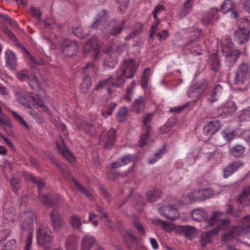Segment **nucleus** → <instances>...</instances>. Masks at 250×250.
<instances>
[{"instance_id":"obj_57","label":"nucleus","mask_w":250,"mask_h":250,"mask_svg":"<svg viewBox=\"0 0 250 250\" xmlns=\"http://www.w3.org/2000/svg\"><path fill=\"white\" fill-rule=\"evenodd\" d=\"M157 30V29L156 30V31ZM156 34H157V36L159 37V41L165 40L168 36V32L167 30H164L161 32H158L157 33V31H156V33L154 34L153 35H155ZM149 37L150 38H152L153 37H150L149 36Z\"/></svg>"},{"instance_id":"obj_41","label":"nucleus","mask_w":250,"mask_h":250,"mask_svg":"<svg viewBox=\"0 0 250 250\" xmlns=\"http://www.w3.org/2000/svg\"><path fill=\"white\" fill-rule=\"evenodd\" d=\"M202 189L195 190L188 195V197L194 201H201L203 200V196L202 195Z\"/></svg>"},{"instance_id":"obj_48","label":"nucleus","mask_w":250,"mask_h":250,"mask_svg":"<svg viewBox=\"0 0 250 250\" xmlns=\"http://www.w3.org/2000/svg\"><path fill=\"white\" fill-rule=\"evenodd\" d=\"M73 33L79 38H83L86 36V33L81 26L76 27L73 29Z\"/></svg>"},{"instance_id":"obj_50","label":"nucleus","mask_w":250,"mask_h":250,"mask_svg":"<svg viewBox=\"0 0 250 250\" xmlns=\"http://www.w3.org/2000/svg\"><path fill=\"white\" fill-rule=\"evenodd\" d=\"M189 44H191L192 46L191 51L193 55H198L201 54V47L197 43L190 41Z\"/></svg>"},{"instance_id":"obj_52","label":"nucleus","mask_w":250,"mask_h":250,"mask_svg":"<svg viewBox=\"0 0 250 250\" xmlns=\"http://www.w3.org/2000/svg\"><path fill=\"white\" fill-rule=\"evenodd\" d=\"M83 70L85 73L93 74L96 72L97 68L94 66L92 63H88L83 67Z\"/></svg>"},{"instance_id":"obj_61","label":"nucleus","mask_w":250,"mask_h":250,"mask_svg":"<svg viewBox=\"0 0 250 250\" xmlns=\"http://www.w3.org/2000/svg\"><path fill=\"white\" fill-rule=\"evenodd\" d=\"M234 171L232 169V167L229 165L226 168L223 170V176L224 178H227L230 175L232 174Z\"/></svg>"},{"instance_id":"obj_64","label":"nucleus","mask_w":250,"mask_h":250,"mask_svg":"<svg viewBox=\"0 0 250 250\" xmlns=\"http://www.w3.org/2000/svg\"><path fill=\"white\" fill-rule=\"evenodd\" d=\"M30 13L33 16L38 20H40L41 18V13L40 10L34 7H31L30 9Z\"/></svg>"},{"instance_id":"obj_29","label":"nucleus","mask_w":250,"mask_h":250,"mask_svg":"<svg viewBox=\"0 0 250 250\" xmlns=\"http://www.w3.org/2000/svg\"><path fill=\"white\" fill-rule=\"evenodd\" d=\"M194 88H195V87L192 85L190 86L187 91V95L193 101H197L199 100L203 95L196 89H194Z\"/></svg>"},{"instance_id":"obj_11","label":"nucleus","mask_w":250,"mask_h":250,"mask_svg":"<svg viewBox=\"0 0 250 250\" xmlns=\"http://www.w3.org/2000/svg\"><path fill=\"white\" fill-rule=\"evenodd\" d=\"M115 139V130L111 129L107 132L100 136L99 144L105 148L110 149L114 145Z\"/></svg>"},{"instance_id":"obj_13","label":"nucleus","mask_w":250,"mask_h":250,"mask_svg":"<svg viewBox=\"0 0 250 250\" xmlns=\"http://www.w3.org/2000/svg\"><path fill=\"white\" fill-rule=\"evenodd\" d=\"M159 213L164 217L171 221H174L180 217V214L174 207L164 206L159 208Z\"/></svg>"},{"instance_id":"obj_40","label":"nucleus","mask_w":250,"mask_h":250,"mask_svg":"<svg viewBox=\"0 0 250 250\" xmlns=\"http://www.w3.org/2000/svg\"><path fill=\"white\" fill-rule=\"evenodd\" d=\"M91 78L89 76H86L83 78L81 84L80 88L81 91L83 93H86L87 89L91 87Z\"/></svg>"},{"instance_id":"obj_56","label":"nucleus","mask_w":250,"mask_h":250,"mask_svg":"<svg viewBox=\"0 0 250 250\" xmlns=\"http://www.w3.org/2000/svg\"><path fill=\"white\" fill-rule=\"evenodd\" d=\"M134 158V156L133 155H126L122 158L120 159V160L121 161V163L122 165V166L125 165L128 163H129L130 161L133 160Z\"/></svg>"},{"instance_id":"obj_44","label":"nucleus","mask_w":250,"mask_h":250,"mask_svg":"<svg viewBox=\"0 0 250 250\" xmlns=\"http://www.w3.org/2000/svg\"><path fill=\"white\" fill-rule=\"evenodd\" d=\"M11 113L15 120L18 122L21 125H22L25 128L29 129V127L26 122L24 120L23 118L19 114L14 111H11Z\"/></svg>"},{"instance_id":"obj_26","label":"nucleus","mask_w":250,"mask_h":250,"mask_svg":"<svg viewBox=\"0 0 250 250\" xmlns=\"http://www.w3.org/2000/svg\"><path fill=\"white\" fill-rule=\"evenodd\" d=\"M150 69L149 68H146L144 71L143 76L141 78V86L144 89L145 92L149 93L147 89V83L150 77Z\"/></svg>"},{"instance_id":"obj_37","label":"nucleus","mask_w":250,"mask_h":250,"mask_svg":"<svg viewBox=\"0 0 250 250\" xmlns=\"http://www.w3.org/2000/svg\"><path fill=\"white\" fill-rule=\"evenodd\" d=\"M233 8L234 3L231 0H225L221 5V11L225 14L233 10Z\"/></svg>"},{"instance_id":"obj_7","label":"nucleus","mask_w":250,"mask_h":250,"mask_svg":"<svg viewBox=\"0 0 250 250\" xmlns=\"http://www.w3.org/2000/svg\"><path fill=\"white\" fill-rule=\"evenodd\" d=\"M83 52L85 55L89 53L90 56L93 57L95 60L99 58V55L101 53L100 44L98 42L96 36H93L85 44Z\"/></svg>"},{"instance_id":"obj_6","label":"nucleus","mask_w":250,"mask_h":250,"mask_svg":"<svg viewBox=\"0 0 250 250\" xmlns=\"http://www.w3.org/2000/svg\"><path fill=\"white\" fill-rule=\"evenodd\" d=\"M250 78V67L246 63L239 64L235 72L234 84L242 85Z\"/></svg>"},{"instance_id":"obj_38","label":"nucleus","mask_w":250,"mask_h":250,"mask_svg":"<svg viewBox=\"0 0 250 250\" xmlns=\"http://www.w3.org/2000/svg\"><path fill=\"white\" fill-rule=\"evenodd\" d=\"M192 85L195 87V88H194V89H196L203 95L208 87V83L206 80L203 79L199 81Z\"/></svg>"},{"instance_id":"obj_22","label":"nucleus","mask_w":250,"mask_h":250,"mask_svg":"<svg viewBox=\"0 0 250 250\" xmlns=\"http://www.w3.org/2000/svg\"><path fill=\"white\" fill-rule=\"evenodd\" d=\"M5 57L6 63L8 67L11 70H14L17 65L16 57L14 53L10 50H7L5 52Z\"/></svg>"},{"instance_id":"obj_20","label":"nucleus","mask_w":250,"mask_h":250,"mask_svg":"<svg viewBox=\"0 0 250 250\" xmlns=\"http://www.w3.org/2000/svg\"><path fill=\"white\" fill-rule=\"evenodd\" d=\"M218 12V9L213 8L209 11L206 12L202 19L203 23L205 25H208L211 23L214 19H217Z\"/></svg>"},{"instance_id":"obj_23","label":"nucleus","mask_w":250,"mask_h":250,"mask_svg":"<svg viewBox=\"0 0 250 250\" xmlns=\"http://www.w3.org/2000/svg\"><path fill=\"white\" fill-rule=\"evenodd\" d=\"M239 203L243 206L250 205V186L244 188L238 199Z\"/></svg>"},{"instance_id":"obj_36","label":"nucleus","mask_w":250,"mask_h":250,"mask_svg":"<svg viewBox=\"0 0 250 250\" xmlns=\"http://www.w3.org/2000/svg\"><path fill=\"white\" fill-rule=\"evenodd\" d=\"M245 148L241 145H237L230 149V153L235 157H240L244 153Z\"/></svg>"},{"instance_id":"obj_62","label":"nucleus","mask_w":250,"mask_h":250,"mask_svg":"<svg viewBox=\"0 0 250 250\" xmlns=\"http://www.w3.org/2000/svg\"><path fill=\"white\" fill-rule=\"evenodd\" d=\"M33 239V233L32 232H29L28 235L27 239L25 241V247L24 248L25 250H30L31 247V244Z\"/></svg>"},{"instance_id":"obj_9","label":"nucleus","mask_w":250,"mask_h":250,"mask_svg":"<svg viewBox=\"0 0 250 250\" xmlns=\"http://www.w3.org/2000/svg\"><path fill=\"white\" fill-rule=\"evenodd\" d=\"M35 218V215L31 210H26L22 212L18 218L21 229L22 230L30 229Z\"/></svg>"},{"instance_id":"obj_17","label":"nucleus","mask_w":250,"mask_h":250,"mask_svg":"<svg viewBox=\"0 0 250 250\" xmlns=\"http://www.w3.org/2000/svg\"><path fill=\"white\" fill-rule=\"evenodd\" d=\"M250 31L244 27H240L234 33V39L239 44L247 42L250 38Z\"/></svg>"},{"instance_id":"obj_54","label":"nucleus","mask_w":250,"mask_h":250,"mask_svg":"<svg viewBox=\"0 0 250 250\" xmlns=\"http://www.w3.org/2000/svg\"><path fill=\"white\" fill-rule=\"evenodd\" d=\"M116 106V104L113 103L112 105H109L107 109H104L102 111L103 115L105 117L107 118L108 116L112 115L113 111Z\"/></svg>"},{"instance_id":"obj_33","label":"nucleus","mask_w":250,"mask_h":250,"mask_svg":"<svg viewBox=\"0 0 250 250\" xmlns=\"http://www.w3.org/2000/svg\"><path fill=\"white\" fill-rule=\"evenodd\" d=\"M161 194L162 192L159 189L149 190L146 193L148 201L151 203L155 202L160 198Z\"/></svg>"},{"instance_id":"obj_8","label":"nucleus","mask_w":250,"mask_h":250,"mask_svg":"<svg viewBox=\"0 0 250 250\" xmlns=\"http://www.w3.org/2000/svg\"><path fill=\"white\" fill-rule=\"evenodd\" d=\"M78 43L77 42L69 39H64L61 43V51L63 54L72 57L76 54L78 50Z\"/></svg>"},{"instance_id":"obj_55","label":"nucleus","mask_w":250,"mask_h":250,"mask_svg":"<svg viewBox=\"0 0 250 250\" xmlns=\"http://www.w3.org/2000/svg\"><path fill=\"white\" fill-rule=\"evenodd\" d=\"M136 26L137 29L136 30V31L130 33L129 35H128V36L125 37L126 40H129L134 38L137 34L139 33L143 27V25L142 23L138 22L136 23Z\"/></svg>"},{"instance_id":"obj_34","label":"nucleus","mask_w":250,"mask_h":250,"mask_svg":"<svg viewBox=\"0 0 250 250\" xmlns=\"http://www.w3.org/2000/svg\"><path fill=\"white\" fill-rule=\"evenodd\" d=\"M153 114L148 113L145 115L143 117V129L144 131L149 132L150 128V122L152 119Z\"/></svg>"},{"instance_id":"obj_49","label":"nucleus","mask_w":250,"mask_h":250,"mask_svg":"<svg viewBox=\"0 0 250 250\" xmlns=\"http://www.w3.org/2000/svg\"><path fill=\"white\" fill-rule=\"evenodd\" d=\"M222 135L224 138L227 141L229 142L233 139L236 135V134L234 131H229V130H225L222 132Z\"/></svg>"},{"instance_id":"obj_19","label":"nucleus","mask_w":250,"mask_h":250,"mask_svg":"<svg viewBox=\"0 0 250 250\" xmlns=\"http://www.w3.org/2000/svg\"><path fill=\"white\" fill-rule=\"evenodd\" d=\"M164 9L165 7L163 5H158L155 7L153 11V17L154 19L156 21L153 23L150 28V37H152L153 35L156 33V30L158 28V26L159 24L160 20L158 19L157 14L164 11Z\"/></svg>"},{"instance_id":"obj_10","label":"nucleus","mask_w":250,"mask_h":250,"mask_svg":"<svg viewBox=\"0 0 250 250\" xmlns=\"http://www.w3.org/2000/svg\"><path fill=\"white\" fill-rule=\"evenodd\" d=\"M17 77L20 81H28L29 84L32 89L39 87V83L36 77L26 69H23L18 72L16 74Z\"/></svg>"},{"instance_id":"obj_15","label":"nucleus","mask_w":250,"mask_h":250,"mask_svg":"<svg viewBox=\"0 0 250 250\" xmlns=\"http://www.w3.org/2000/svg\"><path fill=\"white\" fill-rule=\"evenodd\" d=\"M229 223H227L226 224H224V228L223 229H225L227 227ZM214 225H217V227L213 228L210 231L206 232L202 234L200 236V241L201 245L203 247L206 246L207 245L209 244L211 241V237L212 235H215L218 233L219 229H220L219 228V224L215 223Z\"/></svg>"},{"instance_id":"obj_59","label":"nucleus","mask_w":250,"mask_h":250,"mask_svg":"<svg viewBox=\"0 0 250 250\" xmlns=\"http://www.w3.org/2000/svg\"><path fill=\"white\" fill-rule=\"evenodd\" d=\"M191 37H192V40L191 41L193 42V40L200 38L202 35V31L199 29H196L193 30L191 32Z\"/></svg>"},{"instance_id":"obj_47","label":"nucleus","mask_w":250,"mask_h":250,"mask_svg":"<svg viewBox=\"0 0 250 250\" xmlns=\"http://www.w3.org/2000/svg\"><path fill=\"white\" fill-rule=\"evenodd\" d=\"M0 16L2 17L3 20L5 22L9 23L11 26L15 28H18L19 27V25L17 22L15 21H14L13 19H12L8 15H0Z\"/></svg>"},{"instance_id":"obj_2","label":"nucleus","mask_w":250,"mask_h":250,"mask_svg":"<svg viewBox=\"0 0 250 250\" xmlns=\"http://www.w3.org/2000/svg\"><path fill=\"white\" fill-rule=\"evenodd\" d=\"M223 213L221 212H215L211 215L210 218L207 219V213L203 209L198 208L194 209L191 212V215L194 220L201 222V227L203 229L213 226L215 223L219 224V228L223 229L224 224L229 223V220L227 219H222L221 216Z\"/></svg>"},{"instance_id":"obj_58","label":"nucleus","mask_w":250,"mask_h":250,"mask_svg":"<svg viewBox=\"0 0 250 250\" xmlns=\"http://www.w3.org/2000/svg\"><path fill=\"white\" fill-rule=\"evenodd\" d=\"M16 241L12 240L6 242L2 250H15Z\"/></svg>"},{"instance_id":"obj_3","label":"nucleus","mask_w":250,"mask_h":250,"mask_svg":"<svg viewBox=\"0 0 250 250\" xmlns=\"http://www.w3.org/2000/svg\"><path fill=\"white\" fill-rule=\"evenodd\" d=\"M102 12L104 13V16L99 19H97L90 27L93 29H102V32L105 38L108 36V35L116 36L121 33L123 27V23L112 20L107 23L105 11L104 10Z\"/></svg>"},{"instance_id":"obj_42","label":"nucleus","mask_w":250,"mask_h":250,"mask_svg":"<svg viewBox=\"0 0 250 250\" xmlns=\"http://www.w3.org/2000/svg\"><path fill=\"white\" fill-rule=\"evenodd\" d=\"M128 115V109L126 107L123 106L120 108L117 115V120L119 122H122L126 119Z\"/></svg>"},{"instance_id":"obj_63","label":"nucleus","mask_w":250,"mask_h":250,"mask_svg":"<svg viewBox=\"0 0 250 250\" xmlns=\"http://www.w3.org/2000/svg\"><path fill=\"white\" fill-rule=\"evenodd\" d=\"M11 184L13 188V191L16 192L20 188V181L17 178H13L11 180Z\"/></svg>"},{"instance_id":"obj_12","label":"nucleus","mask_w":250,"mask_h":250,"mask_svg":"<svg viewBox=\"0 0 250 250\" xmlns=\"http://www.w3.org/2000/svg\"><path fill=\"white\" fill-rule=\"evenodd\" d=\"M37 239L38 243L40 245L49 244L52 241L51 232L46 227H41L37 230Z\"/></svg>"},{"instance_id":"obj_28","label":"nucleus","mask_w":250,"mask_h":250,"mask_svg":"<svg viewBox=\"0 0 250 250\" xmlns=\"http://www.w3.org/2000/svg\"><path fill=\"white\" fill-rule=\"evenodd\" d=\"M193 3V0H187L184 3L179 13V15L181 17H184L190 13L192 8Z\"/></svg>"},{"instance_id":"obj_45","label":"nucleus","mask_w":250,"mask_h":250,"mask_svg":"<svg viewBox=\"0 0 250 250\" xmlns=\"http://www.w3.org/2000/svg\"><path fill=\"white\" fill-rule=\"evenodd\" d=\"M155 223H156L157 225H162L163 229L167 232H170L173 229V227L172 224L167 223L160 219H156Z\"/></svg>"},{"instance_id":"obj_21","label":"nucleus","mask_w":250,"mask_h":250,"mask_svg":"<svg viewBox=\"0 0 250 250\" xmlns=\"http://www.w3.org/2000/svg\"><path fill=\"white\" fill-rule=\"evenodd\" d=\"M240 54V52L237 49L230 50L229 52L225 54V62L229 67L233 66L239 57Z\"/></svg>"},{"instance_id":"obj_51","label":"nucleus","mask_w":250,"mask_h":250,"mask_svg":"<svg viewBox=\"0 0 250 250\" xmlns=\"http://www.w3.org/2000/svg\"><path fill=\"white\" fill-rule=\"evenodd\" d=\"M202 195L203 196V200L212 197L214 194V191L211 188L203 189Z\"/></svg>"},{"instance_id":"obj_4","label":"nucleus","mask_w":250,"mask_h":250,"mask_svg":"<svg viewBox=\"0 0 250 250\" xmlns=\"http://www.w3.org/2000/svg\"><path fill=\"white\" fill-rule=\"evenodd\" d=\"M238 235L245 236L250 238V216H247L241 219L238 226L232 228L230 234H224L222 238L224 241H227Z\"/></svg>"},{"instance_id":"obj_32","label":"nucleus","mask_w":250,"mask_h":250,"mask_svg":"<svg viewBox=\"0 0 250 250\" xmlns=\"http://www.w3.org/2000/svg\"><path fill=\"white\" fill-rule=\"evenodd\" d=\"M94 237L89 236H85L83 240L82 250H89L95 243Z\"/></svg>"},{"instance_id":"obj_18","label":"nucleus","mask_w":250,"mask_h":250,"mask_svg":"<svg viewBox=\"0 0 250 250\" xmlns=\"http://www.w3.org/2000/svg\"><path fill=\"white\" fill-rule=\"evenodd\" d=\"M14 92L16 98L20 103L25 107H30V103L32 102L30 97L33 96L32 95L26 96L23 90L21 89H15Z\"/></svg>"},{"instance_id":"obj_35","label":"nucleus","mask_w":250,"mask_h":250,"mask_svg":"<svg viewBox=\"0 0 250 250\" xmlns=\"http://www.w3.org/2000/svg\"><path fill=\"white\" fill-rule=\"evenodd\" d=\"M222 108L225 114H232L236 110V104L232 101H228Z\"/></svg>"},{"instance_id":"obj_39","label":"nucleus","mask_w":250,"mask_h":250,"mask_svg":"<svg viewBox=\"0 0 250 250\" xmlns=\"http://www.w3.org/2000/svg\"><path fill=\"white\" fill-rule=\"evenodd\" d=\"M238 117L241 122L250 121V107L240 111Z\"/></svg>"},{"instance_id":"obj_30","label":"nucleus","mask_w":250,"mask_h":250,"mask_svg":"<svg viewBox=\"0 0 250 250\" xmlns=\"http://www.w3.org/2000/svg\"><path fill=\"white\" fill-rule=\"evenodd\" d=\"M72 182L74 183L76 187L78 188L79 191L83 194H84L89 199H92L93 193L92 191L88 190L83 187L79 182H78L74 178L71 179Z\"/></svg>"},{"instance_id":"obj_14","label":"nucleus","mask_w":250,"mask_h":250,"mask_svg":"<svg viewBox=\"0 0 250 250\" xmlns=\"http://www.w3.org/2000/svg\"><path fill=\"white\" fill-rule=\"evenodd\" d=\"M50 217L54 230L55 231H59L64 224L62 215L57 209H55L50 212Z\"/></svg>"},{"instance_id":"obj_46","label":"nucleus","mask_w":250,"mask_h":250,"mask_svg":"<svg viewBox=\"0 0 250 250\" xmlns=\"http://www.w3.org/2000/svg\"><path fill=\"white\" fill-rule=\"evenodd\" d=\"M136 85L135 82L132 81L131 83V86L126 89V95L125 97V100L129 102L131 100V95L133 94V89Z\"/></svg>"},{"instance_id":"obj_25","label":"nucleus","mask_w":250,"mask_h":250,"mask_svg":"<svg viewBox=\"0 0 250 250\" xmlns=\"http://www.w3.org/2000/svg\"><path fill=\"white\" fill-rule=\"evenodd\" d=\"M178 229L182 235L189 239H192L196 231L195 228L190 226H180Z\"/></svg>"},{"instance_id":"obj_31","label":"nucleus","mask_w":250,"mask_h":250,"mask_svg":"<svg viewBox=\"0 0 250 250\" xmlns=\"http://www.w3.org/2000/svg\"><path fill=\"white\" fill-rule=\"evenodd\" d=\"M58 151L61 153L66 159L69 161L72 162L74 161V158L73 157L70 151L64 145L61 146L57 145Z\"/></svg>"},{"instance_id":"obj_53","label":"nucleus","mask_w":250,"mask_h":250,"mask_svg":"<svg viewBox=\"0 0 250 250\" xmlns=\"http://www.w3.org/2000/svg\"><path fill=\"white\" fill-rule=\"evenodd\" d=\"M117 61L112 58H106L104 62V66L105 68H113L117 64Z\"/></svg>"},{"instance_id":"obj_43","label":"nucleus","mask_w":250,"mask_h":250,"mask_svg":"<svg viewBox=\"0 0 250 250\" xmlns=\"http://www.w3.org/2000/svg\"><path fill=\"white\" fill-rule=\"evenodd\" d=\"M70 222L72 227L77 229H80L82 223L80 218L77 215L72 216L70 219Z\"/></svg>"},{"instance_id":"obj_16","label":"nucleus","mask_w":250,"mask_h":250,"mask_svg":"<svg viewBox=\"0 0 250 250\" xmlns=\"http://www.w3.org/2000/svg\"><path fill=\"white\" fill-rule=\"evenodd\" d=\"M222 124L218 120L208 122L203 127V132L205 135L211 136L220 129Z\"/></svg>"},{"instance_id":"obj_27","label":"nucleus","mask_w":250,"mask_h":250,"mask_svg":"<svg viewBox=\"0 0 250 250\" xmlns=\"http://www.w3.org/2000/svg\"><path fill=\"white\" fill-rule=\"evenodd\" d=\"M78 238L76 236L70 235L66 239L65 247L67 250H76Z\"/></svg>"},{"instance_id":"obj_24","label":"nucleus","mask_w":250,"mask_h":250,"mask_svg":"<svg viewBox=\"0 0 250 250\" xmlns=\"http://www.w3.org/2000/svg\"><path fill=\"white\" fill-rule=\"evenodd\" d=\"M146 101L144 97L141 96L136 99L130 107V109L137 114L140 113L145 108Z\"/></svg>"},{"instance_id":"obj_5","label":"nucleus","mask_w":250,"mask_h":250,"mask_svg":"<svg viewBox=\"0 0 250 250\" xmlns=\"http://www.w3.org/2000/svg\"><path fill=\"white\" fill-rule=\"evenodd\" d=\"M29 179L35 184L39 190V198L42 203L46 206L55 205L61 200V197L58 195L54 196L42 194L40 190L44 187V182L40 177H35L32 174L29 175Z\"/></svg>"},{"instance_id":"obj_60","label":"nucleus","mask_w":250,"mask_h":250,"mask_svg":"<svg viewBox=\"0 0 250 250\" xmlns=\"http://www.w3.org/2000/svg\"><path fill=\"white\" fill-rule=\"evenodd\" d=\"M30 98L32 100L31 103L36 104L41 107L44 105L43 101L38 95H33V96H31Z\"/></svg>"},{"instance_id":"obj_1","label":"nucleus","mask_w":250,"mask_h":250,"mask_svg":"<svg viewBox=\"0 0 250 250\" xmlns=\"http://www.w3.org/2000/svg\"><path fill=\"white\" fill-rule=\"evenodd\" d=\"M137 69L133 60H127L124 61V63L120 67L116 74V81L113 82L112 77L100 81L97 84L96 89L103 88L104 86L110 85L113 86L119 87L123 85L126 79H131Z\"/></svg>"}]
</instances>
